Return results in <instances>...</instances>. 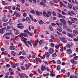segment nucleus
I'll return each instance as SVG.
<instances>
[{
  "instance_id": "obj_34",
  "label": "nucleus",
  "mask_w": 78,
  "mask_h": 78,
  "mask_svg": "<svg viewBox=\"0 0 78 78\" xmlns=\"http://www.w3.org/2000/svg\"><path fill=\"white\" fill-rule=\"evenodd\" d=\"M60 5H62V6H64V7H66V5H64V4H63V3H62V2H60Z\"/></svg>"
},
{
  "instance_id": "obj_5",
  "label": "nucleus",
  "mask_w": 78,
  "mask_h": 78,
  "mask_svg": "<svg viewBox=\"0 0 78 78\" xmlns=\"http://www.w3.org/2000/svg\"><path fill=\"white\" fill-rule=\"evenodd\" d=\"M49 52L50 55L53 54L54 53V49L53 48H50L49 49Z\"/></svg>"
},
{
  "instance_id": "obj_60",
  "label": "nucleus",
  "mask_w": 78,
  "mask_h": 78,
  "mask_svg": "<svg viewBox=\"0 0 78 78\" xmlns=\"http://www.w3.org/2000/svg\"><path fill=\"white\" fill-rule=\"evenodd\" d=\"M68 22L69 23V25H71L72 24V22L69 20L68 21Z\"/></svg>"
},
{
  "instance_id": "obj_35",
  "label": "nucleus",
  "mask_w": 78,
  "mask_h": 78,
  "mask_svg": "<svg viewBox=\"0 0 78 78\" xmlns=\"http://www.w3.org/2000/svg\"><path fill=\"white\" fill-rule=\"evenodd\" d=\"M52 56L54 57H56V56H57V55L56 53H54L52 54Z\"/></svg>"
},
{
  "instance_id": "obj_24",
  "label": "nucleus",
  "mask_w": 78,
  "mask_h": 78,
  "mask_svg": "<svg viewBox=\"0 0 78 78\" xmlns=\"http://www.w3.org/2000/svg\"><path fill=\"white\" fill-rule=\"evenodd\" d=\"M50 76H55V74H54V73L53 72H52L50 74Z\"/></svg>"
},
{
  "instance_id": "obj_37",
  "label": "nucleus",
  "mask_w": 78,
  "mask_h": 78,
  "mask_svg": "<svg viewBox=\"0 0 78 78\" xmlns=\"http://www.w3.org/2000/svg\"><path fill=\"white\" fill-rule=\"evenodd\" d=\"M49 29L51 31H53V27L51 26H49Z\"/></svg>"
},
{
  "instance_id": "obj_27",
  "label": "nucleus",
  "mask_w": 78,
  "mask_h": 78,
  "mask_svg": "<svg viewBox=\"0 0 78 78\" xmlns=\"http://www.w3.org/2000/svg\"><path fill=\"white\" fill-rule=\"evenodd\" d=\"M26 75H27V74H26L25 73L22 74L21 77H22V78H24L25 76H26Z\"/></svg>"
},
{
  "instance_id": "obj_33",
  "label": "nucleus",
  "mask_w": 78,
  "mask_h": 78,
  "mask_svg": "<svg viewBox=\"0 0 78 78\" xmlns=\"http://www.w3.org/2000/svg\"><path fill=\"white\" fill-rule=\"evenodd\" d=\"M57 30H58V31H59V32H60V33H61V32H62V28L59 29V28H57Z\"/></svg>"
},
{
  "instance_id": "obj_25",
  "label": "nucleus",
  "mask_w": 78,
  "mask_h": 78,
  "mask_svg": "<svg viewBox=\"0 0 78 78\" xmlns=\"http://www.w3.org/2000/svg\"><path fill=\"white\" fill-rule=\"evenodd\" d=\"M66 47L68 48H70L71 45L68 44H66Z\"/></svg>"
},
{
  "instance_id": "obj_53",
  "label": "nucleus",
  "mask_w": 78,
  "mask_h": 78,
  "mask_svg": "<svg viewBox=\"0 0 78 78\" xmlns=\"http://www.w3.org/2000/svg\"><path fill=\"white\" fill-rule=\"evenodd\" d=\"M20 67L22 70H25V67H24V66H21Z\"/></svg>"
},
{
  "instance_id": "obj_11",
  "label": "nucleus",
  "mask_w": 78,
  "mask_h": 78,
  "mask_svg": "<svg viewBox=\"0 0 78 78\" xmlns=\"http://www.w3.org/2000/svg\"><path fill=\"white\" fill-rule=\"evenodd\" d=\"M9 71L11 75H13V74H14V71L12 70V69L11 68H9Z\"/></svg>"
},
{
  "instance_id": "obj_29",
  "label": "nucleus",
  "mask_w": 78,
  "mask_h": 78,
  "mask_svg": "<svg viewBox=\"0 0 78 78\" xmlns=\"http://www.w3.org/2000/svg\"><path fill=\"white\" fill-rule=\"evenodd\" d=\"M21 53L23 55H26V52L24 50L21 51Z\"/></svg>"
},
{
  "instance_id": "obj_43",
  "label": "nucleus",
  "mask_w": 78,
  "mask_h": 78,
  "mask_svg": "<svg viewBox=\"0 0 78 78\" xmlns=\"http://www.w3.org/2000/svg\"><path fill=\"white\" fill-rule=\"evenodd\" d=\"M30 12H31V13L33 14H35V12L34 10H31L30 11Z\"/></svg>"
},
{
  "instance_id": "obj_3",
  "label": "nucleus",
  "mask_w": 78,
  "mask_h": 78,
  "mask_svg": "<svg viewBox=\"0 0 78 78\" xmlns=\"http://www.w3.org/2000/svg\"><path fill=\"white\" fill-rule=\"evenodd\" d=\"M43 16L46 17H50V16H49V15H48V14L45 11H43Z\"/></svg>"
},
{
  "instance_id": "obj_48",
  "label": "nucleus",
  "mask_w": 78,
  "mask_h": 78,
  "mask_svg": "<svg viewBox=\"0 0 78 78\" xmlns=\"http://www.w3.org/2000/svg\"><path fill=\"white\" fill-rule=\"evenodd\" d=\"M3 53L4 55H6V56H7V55H8V52H7V51H4V52Z\"/></svg>"
},
{
  "instance_id": "obj_20",
  "label": "nucleus",
  "mask_w": 78,
  "mask_h": 78,
  "mask_svg": "<svg viewBox=\"0 0 78 78\" xmlns=\"http://www.w3.org/2000/svg\"><path fill=\"white\" fill-rule=\"evenodd\" d=\"M36 14L37 16H40L41 15V14H42V12H39L38 11H37L36 12Z\"/></svg>"
},
{
  "instance_id": "obj_50",
  "label": "nucleus",
  "mask_w": 78,
  "mask_h": 78,
  "mask_svg": "<svg viewBox=\"0 0 78 78\" xmlns=\"http://www.w3.org/2000/svg\"><path fill=\"white\" fill-rule=\"evenodd\" d=\"M52 15L54 16H56V13L54 11L53 12H52Z\"/></svg>"
},
{
  "instance_id": "obj_12",
  "label": "nucleus",
  "mask_w": 78,
  "mask_h": 78,
  "mask_svg": "<svg viewBox=\"0 0 78 78\" xmlns=\"http://www.w3.org/2000/svg\"><path fill=\"white\" fill-rule=\"evenodd\" d=\"M5 30H6V27L2 28L0 30V33L2 34L4 33V32H5Z\"/></svg>"
},
{
  "instance_id": "obj_1",
  "label": "nucleus",
  "mask_w": 78,
  "mask_h": 78,
  "mask_svg": "<svg viewBox=\"0 0 78 78\" xmlns=\"http://www.w3.org/2000/svg\"><path fill=\"white\" fill-rule=\"evenodd\" d=\"M60 22H62V23H63V24H64L63 25V28L64 29H66V28H67L66 21L65 20L63 19H60Z\"/></svg>"
},
{
  "instance_id": "obj_39",
  "label": "nucleus",
  "mask_w": 78,
  "mask_h": 78,
  "mask_svg": "<svg viewBox=\"0 0 78 78\" xmlns=\"http://www.w3.org/2000/svg\"><path fill=\"white\" fill-rule=\"evenodd\" d=\"M39 23L40 24V25H42V24H43V21L42 20H41L39 21Z\"/></svg>"
},
{
  "instance_id": "obj_15",
  "label": "nucleus",
  "mask_w": 78,
  "mask_h": 78,
  "mask_svg": "<svg viewBox=\"0 0 78 78\" xmlns=\"http://www.w3.org/2000/svg\"><path fill=\"white\" fill-rule=\"evenodd\" d=\"M14 31H15V34H16V35H18V34H20V32L19 31L17 30L14 29Z\"/></svg>"
},
{
  "instance_id": "obj_8",
  "label": "nucleus",
  "mask_w": 78,
  "mask_h": 78,
  "mask_svg": "<svg viewBox=\"0 0 78 78\" xmlns=\"http://www.w3.org/2000/svg\"><path fill=\"white\" fill-rule=\"evenodd\" d=\"M61 41L62 42H63V43H66V42H67V40H66V38L65 37H63L61 38Z\"/></svg>"
},
{
  "instance_id": "obj_19",
  "label": "nucleus",
  "mask_w": 78,
  "mask_h": 78,
  "mask_svg": "<svg viewBox=\"0 0 78 78\" xmlns=\"http://www.w3.org/2000/svg\"><path fill=\"white\" fill-rule=\"evenodd\" d=\"M73 11H75L78 9V6H74L73 7Z\"/></svg>"
},
{
  "instance_id": "obj_17",
  "label": "nucleus",
  "mask_w": 78,
  "mask_h": 78,
  "mask_svg": "<svg viewBox=\"0 0 78 78\" xmlns=\"http://www.w3.org/2000/svg\"><path fill=\"white\" fill-rule=\"evenodd\" d=\"M73 33L74 34H78V30H73Z\"/></svg>"
},
{
  "instance_id": "obj_23",
  "label": "nucleus",
  "mask_w": 78,
  "mask_h": 78,
  "mask_svg": "<svg viewBox=\"0 0 78 78\" xmlns=\"http://www.w3.org/2000/svg\"><path fill=\"white\" fill-rule=\"evenodd\" d=\"M26 20L27 22H28V23H30V18L28 17H26Z\"/></svg>"
},
{
  "instance_id": "obj_62",
  "label": "nucleus",
  "mask_w": 78,
  "mask_h": 78,
  "mask_svg": "<svg viewBox=\"0 0 78 78\" xmlns=\"http://www.w3.org/2000/svg\"><path fill=\"white\" fill-rule=\"evenodd\" d=\"M78 56H76L74 57V59H75V60H76L78 58Z\"/></svg>"
},
{
  "instance_id": "obj_46",
  "label": "nucleus",
  "mask_w": 78,
  "mask_h": 78,
  "mask_svg": "<svg viewBox=\"0 0 78 78\" xmlns=\"http://www.w3.org/2000/svg\"><path fill=\"white\" fill-rule=\"evenodd\" d=\"M69 5H68V7L69 8H70V9H71V8H72V5H70V4H69V3H68Z\"/></svg>"
},
{
  "instance_id": "obj_18",
  "label": "nucleus",
  "mask_w": 78,
  "mask_h": 78,
  "mask_svg": "<svg viewBox=\"0 0 78 78\" xmlns=\"http://www.w3.org/2000/svg\"><path fill=\"white\" fill-rule=\"evenodd\" d=\"M11 53L13 56H16V53L14 51H11Z\"/></svg>"
},
{
  "instance_id": "obj_55",
  "label": "nucleus",
  "mask_w": 78,
  "mask_h": 78,
  "mask_svg": "<svg viewBox=\"0 0 78 78\" xmlns=\"http://www.w3.org/2000/svg\"><path fill=\"white\" fill-rule=\"evenodd\" d=\"M51 47H54V46H55V44H54L52 43L51 44Z\"/></svg>"
},
{
  "instance_id": "obj_22",
  "label": "nucleus",
  "mask_w": 78,
  "mask_h": 78,
  "mask_svg": "<svg viewBox=\"0 0 78 78\" xmlns=\"http://www.w3.org/2000/svg\"><path fill=\"white\" fill-rule=\"evenodd\" d=\"M9 31L10 32V33H6V35H11V34H12V31L11 30H10Z\"/></svg>"
},
{
  "instance_id": "obj_44",
  "label": "nucleus",
  "mask_w": 78,
  "mask_h": 78,
  "mask_svg": "<svg viewBox=\"0 0 78 78\" xmlns=\"http://www.w3.org/2000/svg\"><path fill=\"white\" fill-rule=\"evenodd\" d=\"M5 37L7 39H10V37L8 35H6Z\"/></svg>"
},
{
  "instance_id": "obj_58",
  "label": "nucleus",
  "mask_w": 78,
  "mask_h": 78,
  "mask_svg": "<svg viewBox=\"0 0 78 78\" xmlns=\"http://www.w3.org/2000/svg\"><path fill=\"white\" fill-rule=\"evenodd\" d=\"M6 67L7 68H9L10 67V65L9 64H7L6 65Z\"/></svg>"
},
{
  "instance_id": "obj_57",
  "label": "nucleus",
  "mask_w": 78,
  "mask_h": 78,
  "mask_svg": "<svg viewBox=\"0 0 78 78\" xmlns=\"http://www.w3.org/2000/svg\"><path fill=\"white\" fill-rule=\"evenodd\" d=\"M5 60L6 62H8V61H9V59L8 58H5Z\"/></svg>"
},
{
  "instance_id": "obj_52",
  "label": "nucleus",
  "mask_w": 78,
  "mask_h": 78,
  "mask_svg": "<svg viewBox=\"0 0 78 78\" xmlns=\"http://www.w3.org/2000/svg\"><path fill=\"white\" fill-rule=\"evenodd\" d=\"M16 17H20V14H19L16 13Z\"/></svg>"
},
{
  "instance_id": "obj_2",
  "label": "nucleus",
  "mask_w": 78,
  "mask_h": 78,
  "mask_svg": "<svg viewBox=\"0 0 78 78\" xmlns=\"http://www.w3.org/2000/svg\"><path fill=\"white\" fill-rule=\"evenodd\" d=\"M20 35L21 36V37H28V34H27L25 33H22L20 34Z\"/></svg>"
},
{
  "instance_id": "obj_54",
  "label": "nucleus",
  "mask_w": 78,
  "mask_h": 78,
  "mask_svg": "<svg viewBox=\"0 0 78 78\" xmlns=\"http://www.w3.org/2000/svg\"><path fill=\"white\" fill-rule=\"evenodd\" d=\"M38 60L40 63H41V62H42V61L41 60V58H38Z\"/></svg>"
},
{
  "instance_id": "obj_45",
  "label": "nucleus",
  "mask_w": 78,
  "mask_h": 78,
  "mask_svg": "<svg viewBox=\"0 0 78 78\" xmlns=\"http://www.w3.org/2000/svg\"><path fill=\"white\" fill-rule=\"evenodd\" d=\"M16 11H18L20 12V9L18 7H16Z\"/></svg>"
},
{
  "instance_id": "obj_6",
  "label": "nucleus",
  "mask_w": 78,
  "mask_h": 78,
  "mask_svg": "<svg viewBox=\"0 0 78 78\" xmlns=\"http://www.w3.org/2000/svg\"><path fill=\"white\" fill-rule=\"evenodd\" d=\"M31 66V63H29L28 64H25V66L28 69H29V67H30Z\"/></svg>"
},
{
  "instance_id": "obj_13",
  "label": "nucleus",
  "mask_w": 78,
  "mask_h": 78,
  "mask_svg": "<svg viewBox=\"0 0 78 78\" xmlns=\"http://www.w3.org/2000/svg\"><path fill=\"white\" fill-rule=\"evenodd\" d=\"M45 55L47 58H49L50 57V54L48 52H47L45 53Z\"/></svg>"
},
{
  "instance_id": "obj_42",
  "label": "nucleus",
  "mask_w": 78,
  "mask_h": 78,
  "mask_svg": "<svg viewBox=\"0 0 78 78\" xmlns=\"http://www.w3.org/2000/svg\"><path fill=\"white\" fill-rule=\"evenodd\" d=\"M8 23H3V25L4 26H5V27H6V26H7V25H8Z\"/></svg>"
},
{
  "instance_id": "obj_14",
  "label": "nucleus",
  "mask_w": 78,
  "mask_h": 78,
  "mask_svg": "<svg viewBox=\"0 0 78 78\" xmlns=\"http://www.w3.org/2000/svg\"><path fill=\"white\" fill-rule=\"evenodd\" d=\"M41 70L42 72H43L44 70H46V68L44 66L42 65L41 67Z\"/></svg>"
},
{
  "instance_id": "obj_63",
  "label": "nucleus",
  "mask_w": 78,
  "mask_h": 78,
  "mask_svg": "<svg viewBox=\"0 0 78 78\" xmlns=\"http://www.w3.org/2000/svg\"><path fill=\"white\" fill-rule=\"evenodd\" d=\"M25 20H26V19H25L24 18H23L22 19V21L23 22H24Z\"/></svg>"
},
{
  "instance_id": "obj_51",
  "label": "nucleus",
  "mask_w": 78,
  "mask_h": 78,
  "mask_svg": "<svg viewBox=\"0 0 78 78\" xmlns=\"http://www.w3.org/2000/svg\"><path fill=\"white\" fill-rule=\"evenodd\" d=\"M51 39H53L55 38V36L53 35H51L50 37Z\"/></svg>"
},
{
  "instance_id": "obj_56",
  "label": "nucleus",
  "mask_w": 78,
  "mask_h": 78,
  "mask_svg": "<svg viewBox=\"0 0 78 78\" xmlns=\"http://www.w3.org/2000/svg\"><path fill=\"white\" fill-rule=\"evenodd\" d=\"M29 16H30V18L31 20H32L33 21V18L31 16V15H29Z\"/></svg>"
},
{
  "instance_id": "obj_59",
  "label": "nucleus",
  "mask_w": 78,
  "mask_h": 78,
  "mask_svg": "<svg viewBox=\"0 0 78 78\" xmlns=\"http://www.w3.org/2000/svg\"><path fill=\"white\" fill-rule=\"evenodd\" d=\"M24 33H28L29 31L28 30V29H26V30H24Z\"/></svg>"
},
{
  "instance_id": "obj_7",
  "label": "nucleus",
  "mask_w": 78,
  "mask_h": 78,
  "mask_svg": "<svg viewBox=\"0 0 78 78\" xmlns=\"http://www.w3.org/2000/svg\"><path fill=\"white\" fill-rule=\"evenodd\" d=\"M21 41H23V42L25 43V44H26L27 43V39L25 38L24 37H21Z\"/></svg>"
},
{
  "instance_id": "obj_38",
  "label": "nucleus",
  "mask_w": 78,
  "mask_h": 78,
  "mask_svg": "<svg viewBox=\"0 0 78 78\" xmlns=\"http://www.w3.org/2000/svg\"><path fill=\"white\" fill-rule=\"evenodd\" d=\"M40 5H43L44 6H45V4L44 3V2H41L40 3Z\"/></svg>"
},
{
  "instance_id": "obj_30",
  "label": "nucleus",
  "mask_w": 78,
  "mask_h": 78,
  "mask_svg": "<svg viewBox=\"0 0 78 78\" xmlns=\"http://www.w3.org/2000/svg\"><path fill=\"white\" fill-rule=\"evenodd\" d=\"M17 27L19 28H20V29H22L23 28H24V26H17Z\"/></svg>"
},
{
  "instance_id": "obj_9",
  "label": "nucleus",
  "mask_w": 78,
  "mask_h": 78,
  "mask_svg": "<svg viewBox=\"0 0 78 78\" xmlns=\"http://www.w3.org/2000/svg\"><path fill=\"white\" fill-rule=\"evenodd\" d=\"M70 61L72 64H77V62H76V61H75L73 59L71 60Z\"/></svg>"
},
{
  "instance_id": "obj_61",
  "label": "nucleus",
  "mask_w": 78,
  "mask_h": 78,
  "mask_svg": "<svg viewBox=\"0 0 78 78\" xmlns=\"http://www.w3.org/2000/svg\"><path fill=\"white\" fill-rule=\"evenodd\" d=\"M37 72L39 73H40L41 74L42 73V72H41L39 69L37 70Z\"/></svg>"
},
{
  "instance_id": "obj_49",
  "label": "nucleus",
  "mask_w": 78,
  "mask_h": 78,
  "mask_svg": "<svg viewBox=\"0 0 78 78\" xmlns=\"http://www.w3.org/2000/svg\"><path fill=\"white\" fill-rule=\"evenodd\" d=\"M9 23L10 25H12V24L11 22V20H9Z\"/></svg>"
},
{
  "instance_id": "obj_64",
  "label": "nucleus",
  "mask_w": 78,
  "mask_h": 78,
  "mask_svg": "<svg viewBox=\"0 0 78 78\" xmlns=\"http://www.w3.org/2000/svg\"><path fill=\"white\" fill-rule=\"evenodd\" d=\"M2 3L4 5H6V3H5V1H3L2 2Z\"/></svg>"
},
{
  "instance_id": "obj_41",
  "label": "nucleus",
  "mask_w": 78,
  "mask_h": 78,
  "mask_svg": "<svg viewBox=\"0 0 78 78\" xmlns=\"http://www.w3.org/2000/svg\"><path fill=\"white\" fill-rule=\"evenodd\" d=\"M55 47L56 49H58L59 48V46L58 45H56L55 46Z\"/></svg>"
},
{
  "instance_id": "obj_32",
  "label": "nucleus",
  "mask_w": 78,
  "mask_h": 78,
  "mask_svg": "<svg viewBox=\"0 0 78 78\" xmlns=\"http://www.w3.org/2000/svg\"><path fill=\"white\" fill-rule=\"evenodd\" d=\"M57 63L58 64H61V61L60 60L58 59L57 61Z\"/></svg>"
},
{
  "instance_id": "obj_10",
  "label": "nucleus",
  "mask_w": 78,
  "mask_h": 78,
  "mask_svg": "<svg viewBox=\"0 0 78 78\" xmlns=\"http://www.w3.org/2000/svg\"><path fill=\"white\" fill-rule=\"evenodd\" d=\"M66 52L68 55H70L72 53V51L70 49H68L66 50Z\"/></svg>"
},
{
  "instance_id": "obj_47",
  "label": "nucleus",
  "mask_w": 78,
  "mask_h": 78,
  "mask_svg": "<svg viewBox=\"0 0 78 78\" xmlns=\"http://www.w3.org/2000/svg\"><path fill=\"white\" fill-rule=\"evenodd\" d=\"M67 31H69V32H72V29H67Z\"/></svg>"
},
{
  "instance_id": "obj_28",
  "label": "nucleus",
  "mask_w": 78,
  "mask_h": 78,
  "mask_svg": "<svg viewBox=\"0 0 78 78\" xmlns=\"http://www.w3.org/2000/svg\"><path fill=\"white\" fill-rule=\"evenodd\" d=\"M11 28H13V25H11L10 26L8 25L7 26V29H10Z\"/></svg>"
},
{
  "instance_id": "obj_16",
  "label": "nucleus",
  "mask_w": 78,
  "mask_h": 78,
  "mask_svg": "<svg viewBox=\"0 0 78 78\" xmlns=\"http://www.w3.org/2000/svg\"><path fill=\"white\" fill-rule=\"evenodd\" d=\"M2 21H3V22H8V19H7V18H6L5 17H3L2 19Z\"/></svg>"
},
{
  "instance_id": "obj_21",
  "label": "nucleus",
  "mask_w": 78,
  "mask_h": 78,
  "mask_svg": "<svg viewBox=\"0 0 78 78\" xmlns=\"http://www.w3.org/2000/svg\"><path fill=\"white\" fill-rule=\"evenodd\" d=\"M15 46H10V48H9V49L10 50H15Z\"/></svg>"
},
{
  "instance_id": "obj_26",
  "label": "nucleus",
  "mask_w": 78,
  "mask_h": 78,
  "mask_svg": "<svg viewBox=\"0 0 78 78\" xmlns=\"http://www.w3.org/2000/svg\"><path fill=\"white\" fill-rule=\"evenodd\" d=\"M67 36H69V37H72V38H73V35L72 34L69 33H68L67 34Z\"/></svg>"
},
{
  "instance_id": "obj_31",
  "label": "nucleus",
  "mask_w": 78,
  "mask_h": 78,
  "mask_svg": "<svg viewBox=\"0 0 78 78\" xmlns=\"http://www.w3.org/2000/svg\"><path fill=\"white\" fill-rule=\"evenodd\" d=\"M57 70L58 71L60 70H61V66H60V65H58L57 69Z\"/></svg>"
},
{
  "instance_id": "obj_40",
  "label": "nucleus",
  "mask_w": 78,
  "mask_h": 78,
  "mask_svg": "<svg viewBox=\"0 0 78 78\" xmlns=\"http://www.w3.org/2000/svg\"><path fill=\"white\" fill-rule=\"evenodd\" d=\"M38 43H39V40L37 39V40L35 41V45H37Z\"/></svg>"
},
{
  "instance_id": "obj_4",
  "label": "nucleus",
  "mask_w": 78,
  "mask_h": 78,
  "mask_svg": "<svg viewBox=\"0 0 78 78\" xmlns=\"http://www.w3.org/2000/svg\"><path fill=\"white\" fill-rule=\"evenodd\" d=\"M68 13L69 14V15H70V16H73V14L74 16H76V14H75V13L73 12V11H71V12L68 11Z\"/></svg>"
},
{
  "instance_id": "obj_36",
  "label": "nucleus",
  "mask_w": 78,
  "mask_h": 78,
  "mask_svg": "<svg viewBox=\"0 0 78 78\" xmlns=\"http://www.w3.org/2000/svg\"><path fill=\"white\" fill-rule=\"evenodd\" d=\"M47 12L49 16H51V11H48Z\"/></svg>"
}]
</instances>
